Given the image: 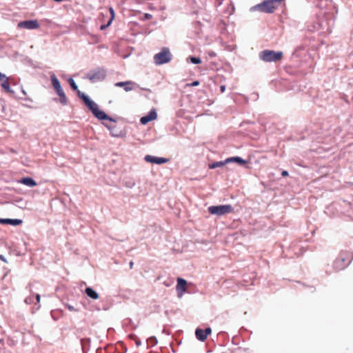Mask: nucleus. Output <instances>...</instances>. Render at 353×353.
Segmentation results:
<instances>
[{"mask_svg": "<svg viewBox=\"0 0 353 353\" xmlns=\"http://www.w3.org/2000/svg\"><path fill=\"white\" fill-rule=\"evenodd\" d=\"M78 95L83 101V102L88 106V108L91 110L94 116L97 117L98 119L109 120L110 121L116 123V121L114 119L108 117L103 111L101 110L99 108L98 105L92 100H90L89 97L86 96L85 94L81 93L80 91H78Z\"/></svg>", "mask_w": 353, "mask_h": 353, "instance_id": "1", "label": "nucleus"}, {"mask_svg": "<svg viewBox=\"0 0 353 353\" xmlns=\"http://www.w3.org/2000/svg\"><path fill=\"white\" fill-rule=\"evenodd\" d=\"M78 95L83 101V102L88 106V108L91 110L94 116L97 117L98 119L109 120L110 121L116 123V121L114 119L108 117L103 111L101 110L99 108L98 105L92 100H90L89 97L86 96L85 94L81 93L80 91H78Z\"/></svg>", "mask_w": 353, "mask_h": 353, "instance_id": "2", "label": "nucleus"}, {"mask_svg": "<svg viewBox=\"0 0 353 353\" xmlns=\"http://www.w3.org/2000/svg\"><path fill=\"white\" fill-rule=\"evenodd\" d=\"M283 52L274 50H265L261 52L259 57L261 60L265 62H276L283 58Z\"/></svg>", "mask_w": 353, "mask_h": 353, "instance_id": "3", "label": "nucleus"}, {"mask_svg": "<svg viewBox=\"0 0 353 353\" xmlns=\"http://www.w3.org/2000/svg\"><path fill=\"white\" fill-rule=\"evenodd\" d=\"M50 78H51L52 85L53 88H54V90H56L57 94L59 97L60 103L63 105H67L68 99L61 88V83H60L59 79L55 76V74L51 75Z\"/></svg>", "mask_w": 353, "mask_h": 353, "instance_id": "4", "label": "nucleus"}, {"mask_svg": "<svg viewBox=\"0 0 353 353\" xmlns=\"http://www.w3.org/2000/svg\"><path fill=\"white\" fill-rule=\"evenodd\" d=\"M282 1H274V0H265L262 3L258 4L257 8L260 11L265 13H272L277 8V3H280Z\"/></svg>", "mask_w": 353, "mask_h": 353, "instance_id": "5", "label": "nucleus"}, {"mask_svg": "<svg viewBox=\"0 0 353 353\" xmlns=\"http://www.w3.org/2000/svg\"><path fill=\"white\" fill-rule=\"evenodd\" d=\"M234 210L231 205H212L208 208L211 214L222 216L232 212Z\"/></svg>", "mask_w": 353, "mask_h": 353, "instance_id": "6", "label": "nucleus"}, {"mask_svg": "<svg viewBox=\"0 0 353 353\" xmlns=\"http://www.w3.org/2000/svg\"><path fill=\"white\" fill-rule=\"evenodd\" d=\"M172 55L168 48H163L161 50L156 54V64L162 65L169 63L172 60Z\"/></svg>", "mask_w": 353, "mask_h": 353, "instance_id": "7", "label": "nucleus"}, {"mask_svg": "<svg viewBox=\"0 0 353 353\" xmlns=\"http://www.w3.org/2000/svg\"><path fill=\"white\" fill-rule=\"evenodd\" d=\"M105 71L102 68H97L86 74V78L92 82L102 81L105 78Z\"/></svg>", "mask_w": 353, "mask_h": 353, "instance_id": "8", "label": "nucleus"}, {"mask_svg": "<svg viewBox=\"0 0 353 353\" xmlns=\"http://www.w3.org/2000/svg\"><path fill=\"white\" fill-rule=\"evenodd\" d=\"M19 28H25L28 30L38 29L40 25L37 20L23 21L18 23Z\"/></svg>", "mask_w": 353, "mask_h": 353, "instance_id": "9", "label": "nucleus"}, {"mask_svg": "<svg viewBox=\"0 0 353 353\" xmlns=\"http://www.w3.org/2000/svg\"><path fill=\"white\" fill-rule=\"evenodd\" d=\"M12 78L8 77L4 74L0 72V82L2 88L7 93H13V90L11 89L10 83L12 81Z\"/></svg>", "mask_w": 353, "mask_h": 353, "instance_id": "10", "label": "nucleus"}, {"mask_svg": "<svg viewBox=\"0 0 353 353\" xmlns=\"http://www.w3.org/2000/svg\"><path fill=\"white\" fill-rule=\"evenodd\" d=\"M211 333L212 329L210 327H208L205 330H203L200 327H197L195 330L196 338L201 342L205 341L208 336L210 335Z\"/></svg>", "mask_w": 353, "mask_h": 353, "instance_id": "11", "label": "nucleus"}, {"mask_svg": "<svg viewBox=\"0 0 353 353\" xmlns=\"http://www.w3.org/2000/svg\"><path fill=\"white\" fill-rule=\"evenodd\" d=\"M348 259H346L343 254H340L339 256L334 261V268L338 270H343L349 264Z\"/></svg>", "mask_w": 353, "mask_h": 353, "instance_id": "12", "label": "nucleus"}, {"mask_svg": "<svg viewBox=\"0 0 353 353\" xmlns=\"http://www.w3.org/2000/svg\"><path fill=\"white\" fill-rule=\"evenodd\" d=\"M24 301L26 304L34 303L37 305L35 308L36 310L40 307V305H39L40 302V295L38 294L26 297Z\"/></svg>", "mask_w": 353, "mask_h": 353, "instance_id": "13", "label": "nucleus"}, {"mask_svg": "<svg viewBox=\"0 0 353 353\" xmlns=\"http://www.w3.org/2000/svg\"><path fill=\"white\" fill-rule=\"evenodd\" d=\"M21 219H1L0 218V223L4 225H19L22 223Z\"/></svg>", "mask_w": 353, "mask_h": 353, "instance_id": "14", "label": "nucleus"}, {"mask_svg": "<svg viewBox=\"0 0 353 353\" xmlns=\"http://www.w3.org/2000/svg\"><path fill=\"white\" fill-rule=\"evenodd\" d=\"M154 119V110L152 109L147 116L141 118L140 121L143 125L147 124L149 121Z\"/></svg>", "mask_w": 353, "mask_h": 353, "instance_id": "15", "label": "nucleus"}, {"mask_svg": "<svg viewBox=\"0 0 353 353\" xmlns=\"http://www.w3.org/2000/svg\"><path fill=\"white\" fill-rule=\"evenodd\" d=\"M133 84L134 83L131 81L117 82L115 83V86L123 87L126 92H128L132 90Z\"/></svg>", "mask_w": 353, "mask_h": 353, "instance_id": "16", "label": "nucleus"}, {"mask_svg": "<svg viewBox=\"0 0 353 353\" xmlns=\"http://www.w3.org/2000/svg\"><path fill=\"white\" fill-rule=\"evenodd\" d=\"M19 182L29 187H34L37 185L36 181L30 177H24L21 179Z\"/></svg>", "mask_w": 353, "mask_h": 353, "instance_id": "17", "label": "nucleus"}, {"mask_svg": "<svg viewBox=\"0 0 353 353\" xmlns=\"http://www.w3.org/2000/svg\"><path fill=\"white\" fill-rule=\"evenodd\" d=\"M90 339L89 338H85L81 339V345L82 351L83 353H87L90 348Z\"/></svg>", "mask_w": 353, "mask_h": 353, "instance_id": "18", "label": "nucleus"}, {"mask_svg": "<svg viewBox=\"0 0 353 353\" xmlns=\"http://www.w3.org/2000/svg\"><path fill=\"white\" fill-rule=\"evenodd\" d=\"M85 294L92 299H97L99 297L98 293L94 288H85Z\"/></svg>", "mask_w": 353, "mask_h": 353, "instance_id": "19", "label": "nucleus"}, {"mask_svg": "<svg viewBox=\"0 0 353 353\" xmlns=\"http://www.w3.org/2000/svg\"><path fill=\"white\" fill-rule=\"evenodd\" d=\"M225 162H236L241 165H244L246 163V161L245 160L239 157L228 158L225 160Z\"/></svg>", "mask_w": 353, "mask_h": 353, "instance_id": "20", "label": "nucleus"}, {"mask_svg": "<svg viewBox=\"0 0 353 353\" xmlns=\"http://www.w3.org/2000/svg\"><path fill=\"white\" fill-rule=\"evenodd\" d=\"M188 289L189 288H176L177 296L179 299H181L182 297V296L183 295V294L190 293V292L188 291Z\"/></svg>", "mask_w": 353, "mask_h": 353, "instance_id": "21", "label": "nucleus"}, {"mask_svg": "<svg viewBox=\"0 0 353 353\" xmlns=\"http://www.w3.org/2000/svg\"><path fill=\"white\" fill-rule=\"evenodd\" d=\"M225 163H226V162H225V161H217V162H214V163H213L210 164V165H209V168H210V169H214V168H217V167H221V166L224 165L225 164Z\"/></svg>", "mask_w": 353, "mask_h": 353, "instance_id": "22", "label": "nucleus"}, {"mask_svg": "<svg viewBox=\"0 0 353 353\" xmlns=\"http://www.w3.org/2000/svg\"><path fill=\"white\" fill-rule=\"evenodd\" d=\"M187 285V281L181 278L177 279V285L176 287H185Z\"/></svg>", "mask_w": 353, "mask_h": 353, "instance_id": "23", "label": "nucleus"}, {"mask_svg": "<svg viewBox=\"0 0 353 353\" xmlns=\"http://www.w3.org/2000/svg\"><path fill=\"white\" fill-rule=\"evenodd\" d=\"M170 161L169 159L163 158V157H156V164H161L164 163H167Z\"/></svg>", "mask_w": 353, "mask_h": 353, "instance_id": "24", "label": "nucleus"}, {"mask_svg": "<svg viewBox=\"0 0 353 353\" xmlns=\"http://www.w3.org/2000/svg\"><path fill=\"white\" fill-rule=\"evenodd\" d=\"M188 59L194 64H199L201 63V60L200 58L194 57H189Z\"/></svg>", "mask_w": 353, "mask_h": 353, "instance_id": "25", "label": "nucleus"}, {"mask_svg": "<svg viewBox=\"0 0 353 353\" xmlns=\"http://www.w3.org/2000/svg\"><path fill=\"white\" fill-rule=\"evenodd\" d=\"M69 83H70V85L71 86V88L74 90H77L78 86L77 85L76 83L74 82V81L72 79H69Z\"/></svg>", "mask_w": 353, "mask_h": 353, "instance_id": "26", "label": "nucleus"}, {"mask_svg": "<svg viewBox=\"0 0 353 353\" xmlns=\"http://www.w3.org/2000/svg\"><path fill=\"white\" fill-rule=\"evenodd\" d=\"M109 11H110V14H111V17H110V20H109V24H111L112 21H113V19H114V16H115V15H114V9H113L112 7H110V8H109Z\"/></svg>", "mask_w": 353, "mask_h": 353, "instance_id": "27", "label": "nucleus"}, {"mask_svg": "<svg viewBox=\"0 0 353 353\" xmlns=\"http://www.w3.org/2000/svg\"><path fill=\"white\" fill-rule=\"evenodd\" d=\"M145 160L148 162L154 163V156L146 155L145 157Z\"/></svg>", "mask_w": 353, "mask_h": 353, "instance_id": "28", "label": "nucleus"}, {"mask_svg": "<svg viewBox=\"0 0 353 353\" xmlns=\"http://www.w3.org/2000/svg\"><path fill=\"white\" fill-rule=\"evenodd\" d=\"M154 341V336H151L147 341L148 345L153 346Z\"/></svg>", "mask_w": 353, "mask_h": 353, "instance_id": "29", "label": "nucleus"}, {"mask_svg": "<svg viewBox=\"0 0 353 353\" xmlns=\"http://www.w3.org/2000/svg\"><path fill=\"white\" fill-rule=\"evenodd\" d=\"M65 307L71 312H77V310L74 308L72 305H70L69 304H66Z\"/></svg>", "mask_w": 353, "mask_h": 353, "instance_id": "30", "label": "nucleus"}, {"mask_svg": "<svg viewBox=\"0 0 353 353\" xmlns=\"http://www.w3.org/2000/svg\"><path fill=\"white\" fill-rule=\"evenodd\" d=\"M110 24H109V21L106 25H102L100 28L101 30H105L107 27H108Z\"/></svg>", "mask_w": 353, "mask_h": 353, "instance_id": "31", "label": "nucleus"}, {"mask_svg": "<svg viewBox=\"0 0 353 353\" xmlns=\"http://www.w3.org/2000/svg\"><path fill=\"white\" fill-rule=\"evenodd\" d=\"M282 176H288V172L286 170H283L281 173Z\"/></svg>", "mask_w": 353, "mask_h": 353, "instance_id": "32", "label": "nucleus"}, {"mask_svg": "<svg viewBox=\"0 0 353 353\" xmlns=\"http://www.w3.org/2000/svg\"><path fill=\"white\" fill-rule=\"evenodd\" d=\"M220 90H221V92H225V85H221V86L220 87Z\"/></svg>", "mask_w": 353, "mask_h": 353, "instance_id": "33", "label": "nucleus"}, {"mask_svg": "<svg viewBox=\"0 0 353 353\" xmlns=\"http://www.w3.org/2000/svg\"><path fill=\"white\" fill-rule=\"evenodd\" d=\"M151 17H152L151 14H145V19H149V18H151Z\"/></svg>", "mask_w": 353, "mask_h": 353, "instance_id": "34", "label": "nucleus"}, {"mask_svg": "<svg viewBox=\"0 0 353 353\" xmlns=\"http://www.w3.org/2000/svg\"><path fill=\"white\" fill-rule=\"evenodd\" d=\"M199 81H194V82L192 83V85H193V86L198 85H199Z\"/></svg>", "mask_w": 353, "mask_h": 353, "instance_id": "35", "label": "nucleus"}, {"mask_svg": "<svg viewBox=\"0 0 353 353\" xmlns=\"http://www.w3.org/2000/svg\"><path fill=\"white\" fill-rule=\"evenodd\" d=\"M136 344L137 346H139L141 344V341L139 340L136 341Z\"/></svg>", "mask_w": 353, "mask_h": 353, "instance_id": "36", "label": "nucleus"}, {"mask_svg": "<svg viewBox=\"0 0 353 353\" xmlns=\"http://www.w3.org/2000/svg\"><path fill=\"white\" fill-rule=\"evenodd\" d=\"M133 265H134V263L132 261H131L130 263V267L131 269L133 268Z\"/></svg>", "mask_w": 353, "mask_h": 353, "instance_id": "37", "label": "nucleus"}, {"mask_svg": "<svg viewBox=\"0 0 353 353\" xmlns=\"http://www.w3.org/2000/svg\"><path fill=\"white\" fill-rule=\"evenodd\" d=\"M106 128H108L109 130H111V126L108 124H104Z\"/></svg>", "mask_w": 353, "mask_h": 353, "instance_id": "38", "label": "nucleus"}, {"mask_svg": "<svg viewBox=\"0 0 353 353\" xmlns=\"http://www.w3.org/2000/svg\"><path fill=\"white\" fill-rule=\"evenodd\" d=\"M22 92L25 96H26L27 93L24 90H22Z\"/></svg>", "mask_w": 353, "mask_h": 353, "instance_id": "39", "label": "nucleus"}, {"mask_svg": "<svg viewBox=\"0 0 353 353\" xmlns=\"http://www.w3.org/2000/svg\"><path fill=\"white\" fill-rule=\"evenodd\" d=\"M0 259H1V260H3V261H5V260H4L3 257L1 255H0Z\"/></svg>", "mask_w": 353, "mask_h": 353, "instance_id": "40", "label": "nucleus"}, {"mask_svg": "<svg viewBox=\"0 0 353 353\" xmlns=\"http://www.w3.org/2000/svg\"><path fill=\"white\" fill-rule=\"evenodd\" d=\"M155 343H156V345H157V343H158V341H157V339H156Z\"/></svg>", "mask_w": 353, "mask_h": 353, "instance_id": "41", "label": "nucleus"}]
</instances>
